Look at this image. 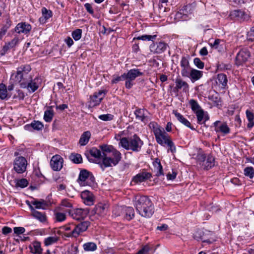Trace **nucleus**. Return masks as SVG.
<instances>
[{
    "mask_svg": "<svg viewBox=\"0 0 254 254\" xmlns=\"http://www.w3.org/2000/svg\"><path fill=\"white\" fill-rule=\"evenodd\" d=\"M10 49L11 48L9 46V45H8L7 43H5L0 52V55L1 56H4Z\"/></svg>",
    "mask_w": 254,
    "mask_h": 254,
    "instance_id": "60",
    "label": "nucleus"
},
{
    "mask_svg": "<svg viewBox=\"0 0 254 254\" xmlns=\"http://www.w3.org/2000/svg\"><path fill=\"white\" fill-rule=\"evenodd\" d=\"M209 119V117L207 112L205 113L203 110V114L202 116V118L201 120L199 121L198 119H197V122L198 124H202L205 123V122L208 121Z\"/></svg>",
    "mask_w": 254,
    "mask_h": 254,
    "instance_id": "56",
    "label": "nucleus"
},
{
    "mask_svg": "<svg viewBox=\"0 0 254 254\" xmlns=\"http://www.w3.org/2000/svg\"><path fill=\"white\" fill-rule=\"evenodd\" d=\"M247 39L249 41H253L254 40V27H253L248 32Z\"/></svg>",
    "mask_w": 254,
    "mask_h": 254,
    "instance_id": "61",
    "label": "nucleus"
},
{
    "mask_svg": "<svg viewBox=\"0 0 254 254\" xmlns=\"http://www.w3.org/2000/svg\"><path fill=\"white\" fill-rule=\"evenodd\" d=\"M55 219L58 222H63L66 219V215L62 212H56L55 213Z\"/></svg>",
    "mask_w": 254,
    "mask_h": 254,
    "instance_id": "50",
    "label": "nucleus"
},
{
    "mask_svg": "<svg viewBox=\"0 0 254 254\" xmlns=\"http://www.w3.org/2000/svg\"><path fill=\"white\" fill-rule=\"evenodd\" d=\"M250 57V53L247 49L241 50L236 57V64L238 65L246 63Z\"/></svg>",
    "mask_w": 254,
    "mask_h": 254,
    "instance_id": "13",
    "label": "nucleus"
},
{
    "mask_svg": "<svg viewBox=\"0 0 254 254\" xmlns=\"http://www.w3.org/2000/svg\"><path fill=\"white\" fill-rule=\"evenodd\" d=\"M66 212L73 219L80 220L84 219L87 216L89 210L87 208H72L67 209Z\"/></svg>",
    "mask_w": 254,
    "mask_h": 254,
    "instance_id": "10",
    "label": "nucleus"
},
{
    "mask_svg": "<svg viewBox=\"0 0 254 254\" xmlns=\"http://www.w3.org/2000/svg\"><path fill=\"white\" fill-rule=\"evenodd\" d=\"M80 196L85 204L88 206L93 205L94 196L91 191L85 190L81 192Z\"/></svg>",
    "mask_w": 254,
    "mask_h": 254,
    "instance_id": "19",
    "label": "nucleus"
},
{
    "mask_svg": "<svg viewBox=\"0 0 254 254\" xmlns=\"http://www.w3.org/2000/svg\"><path fill=\"white\" fill-rule=\"evenodd\" d=\"M175 87L174 88V91H179L182 90L183 92L187 93L189 92L190 86L189 84L183 80L181 77H177L175 79Z\"/></svg>",
    "mask_w": 254,
    "mask_h": 254,
    "instance_id": "15",
    "label": "nucleus"
},
{
    "mask_svg": "<svg viewBox=\"0 0 254 254\" xmlns=\"http://www.w3.org/2000/svg\"><path fill=\"white\" fill-rule=\"evenodd\" d=\"M244 174L245 176L252 179L254 177V168L253 167H246L244 170Z\"/></svg>",
    "mask_w": 254,
    "mask_h": 254,
    "instance_id": "43",
    "label": "nucleus"
},
{
    "mask_svg": "<svg viewBox=\"0 0 254 254\" xmlns=\"http://www.w3.org/2000/svg\"><path fill=\"white\" fill-rule=\"evenodd\" d=\"M218 83L222 85V88H225L227 84V78L225 74L223 73L218 74L217 75Z\"/></svg>",
    "mask_w": 254,
    "mask_h": 254,
    "instance_id": "39",
    "label": "nucleus"
},
{
    "mask_svg": "<svg viewBox=\"0 0 254 254\" xmlns=\"http://www.w3.org/2000/svg\"><path fill=\"white\" fill-rule=\"evenodd\" d=\"M13 166V169L15 172L18 174H21L26 170L27 161L24 157H17L14 159Z\"/></svg>",
    "mask_w": 254,
    "mask_h": 254,
    "instance_id": "11",
    "label": "nucleus"
},
{
    "mask_svg": "<svg viewBox=\"0 0 254 254\" xmlns=\"http://www.w3.org/2000/svg\"><path fill=\"white\" fill-rule=\"evenodd\" d=\"M61 205L63 207L67 208V209H72L73 207V205L71 202V201L67 199L62 200L61 202Z\"/></svg>",
    "mask_w": 254,
    "mask_h": 254,
    "instance_id": "51",
    "label": "nucleus"
},
{
    "mask_svg": "<svg viewBox=\"0 0 254 254\" xmlns=\"http://www.w3.org/2000/svg\"><path fill=\"white\" fill-rule=\"evenodd\" d=\"M31 252L34 254H42V249L41 243L39 242H34L30 246Z\"/></svg>",
    "mask_w": 254,
    "mask_h": 254,
    "instance_id": "35",
    "label": "nucleus"
},
{
    "mask_svg": "<svg viewBox=\"0 0 254 254\" xmlns=\"http://www.w3.org/2000/svg\"><path fill=\"white\" fill-rule=\"evenodd\" d=\"M44 127L43 123L39 121H34L30 124L24 126L25 130H30L31 128L34 130H41Z\"/></svg>",
    "mask_w": 254,
    "mask_h": 254,
    "instance_id": "27",
    "label": "nucleus"
},
{
    "mask_svg": "<svg viewBox=\"0 0 254 254\" xmlns=\"http://www.w3.org/2000/svg\"><path fill=\"white\" fill-rule=\"evenodd\" d=\"M63 159L59 155L53 156L50 161L52 169L56 171L61 170L63 167Z\"/></svg>",
    "mask_w": 254,
    "mask_h": 254,
    "instance_id": "16",
    "label": "nucleus"
},
{
    "mask_svg": "<svg viewBox=\"0 0 254 254\" xmlns=\"http://www.w3.org/2000/svg\"><path fill=\"white\" fill-rule=\"evenodd\" d=\"M194 64L199 69H203L204 66V64L199 58H195L193 60Z\"/></svg>",
    "mask_w": 254,
    "mask_h": 254,
    "instance_id": "57",
    "label": "nucleus"
},
{
    "mask_svg": "<svg viewBox=\"0 0 254 254\" xmlns=\"http://www.w3.org/2000/svg\"><path fill=\"white\" fill-rule=\"evenodd\" d=\"M103 151V161L98 162L104 171L105 168L117 165L122 159V154L112 145L103 144L100 146Z\"/></svg>",
    "mask_w": 254,
    "mask_h": 254,
    "instance_id": "1",
    "label": "nucleus"
},
{
    "mask_svg": "<svg viewBox=\"0 0 254 254\" xmlns=\"http://www.w3.org/2000/svg\"><path fill=\"white\" fill-rule=\"evenodd\" d=\"M191 4L184 5L177 13V15H179L183 14L187 15L189 13H191Z\"/></svg>",
    "mask_w": 254,
    "mask_h": 254,
    "instance_id": "41",
    "label": "nucleus"
},
{
    "mask_svg": "<svg viewBox=\"0 0 254 254\" xmlns=\"http://www.w3.org/2000/svg\"><path fill=\"white\" fill-rule=\"evenodd\" d=\"M173 113L175 116L177 120L184 125L189 127L191 130H194L195 129L193 126H191L190 122L187 119L184 118V117L180 113H178L177 111L174 110L173 111Z\"/></svg>",
    "mask_w": 254,
    "mask_h": 254,
    "instance_id": "25",
    "label": "nucleus"
},
{
    "mask_svg": "<svg viewBox=\"0 0 254 254\" xmlns=\"http://www.w3.org/2000/svg\"><path fill=\"white\" fill-rule=\"evenodd\" d=\"M121 209L124 210L126 214V218L127 220H130L134 217V211L133 208L132 207H125L123 208L121 207H118V209Z\"/></svg>",
    "mask_w": 254,
    "mask_h": 254,
    "instance_id": "36",
    "label": "nucleus"
},
{
    "mask_svg": "<svg viewBox=\"0 0 254 254\" xmlns=\"http://www.w3.org/2000/svg\"><path fill=\"white\" fill-rule=\"evenodd\" d=\"M149 251V248L145 246L135 254H147Z\"/></svg>",
    "mask_w": 254,
    "mask_h": 254,
    "instance_id": "64",
    "label": "nucleus"
},
{
    "mask_svg": "<svg viewBox=\"0 0 254 254\" xmlns=\"http://www.w3.org/2000/svg\"><path fill=\"white\" fill-rule=\"evenodd\" d=\"M113 117L114 116L110 114L101 115L98 117L99 119L104 121H111Z\"/></svg>",
    "mask_w": 254,
    "mask_h": 254,
    "instance_id": "55",
    "label": "nucleus"
},
{
    "mask_svg": "<svg viewBox=\"0 0 254 254\" xmlns=\"http://www.w3.org/2000/svg\"><path fill=\"white\" fill-rule=\"evenodd\" d=\"M54 116L52 110H47L44 113V119L46 122H50Z\"/></svg>",
    "mask_w": 254,
    "mask_h": 254,
    "instance_id": "48",
    "label": "nucleus"
},
{
    "mask_svg": "<svg viewBox=\"0 0 254 254\" xmlns=\"http://www.w3.org/2000/svg\"><path fill=\"white\" fill-rule=\"evenodd\" d=\"M209 99L214 103L215 106H218L221 105V100L217 93L209 97Z\"/></svg>",
    "mask_w": 254,
    "mask_h": 254,
    "instance_id": "45",
    "label": "nucleus"
},
{
    "mask_svg": "<svg viewBox=\"0 0 254 254\" xmlns=\"http://www.w3.org/2000/svg\"><path fill=\"white\" fill-rule=\"evenodd\" d=\"M180 65L181 67V74L183 77H189L191 70L188 60L185 57H182Z\"/></svg>",
    "mask_w": 254,
    "mask_h": 254,
    "instance_id": "18",
    "label": "nucleus"
},
{
    "mask_svg": "<svg viewBox=\"0 0 254 254\" xmlns=\"http://www.w3.org/2000/svg\"><path fill=\"white\" fill-rule=\"evenodd\" d=\"M143 144V141L136 134L130 137H124L120 139L119 146L127 150H131L133 152L140 151Z\"/></svg>",
    "mask_w": 254,
    "mask_h": 254,
    "instance_id": "3",
    "label": "nucleus"
},
{
    "mask_svg": "<svg viewBox=\"0 0 254 254\" xmlns=\"http://www.w3.org/2000/svg\"><path fill=\"white\" fill-rule=\"evenodd\" d=\"M156 38V35H143L141 36H138L137 37H134L133 38V40H143V41H153L155 40Z\"/></svg>",
    "mask_w": 254,
    "mask_h": 254,
    "instance_id": "40",
    "label": "nucleus"
},
{
    "mask_svg": "<svg viewBox=\"0 0 254 254\" xmlns=\"http://www.w3.org/2000/svg\"><path fill=\"white\" fill-rule=\"evenodd\" d=\"M214 158L209 155L207 156L204 164L201 166L204 169L209 170L214 166Z\"/></svg>",
    "mask_w": 254,
    "mask_h": 254,
    "instance_id": "30",
    "label": "nucleus"
},
{
    "mask_svg": "<svg viewBox=\"0 0 254 254\" xmlns=\"http://www.w3.org/2000/svg\"><path fill=\"white\" fill-rule=\"evenodd\" d=\"M151 177V175L150 173L146 172H143L138 173L136 176H135L132 180V182L134 183L135 184L140 183L146 181V180L149 179Z\"/></svg>",
    "mask_w": 254,
    "mask_h": 254,
    "instance_id": "21",
    "label": "nucleus"
},
{
    "mask_svg": "<svg viewBox=\"0 0 254 254\" xmlns=\"http://www.w3.org/2000/svg\"><path fill=\"white\" fill-rule=\"evenodd\" d=\"M168 47V44L163 42H153L150 45L149 50L153 54H160L164 53Z\"/></svg>",
    "mask_w": 254,
    "mask_h": 254,
    "instance_id": "12",
    "label": "nucleus"
},
{
    "mask_svg": "<svg viewBox=\"0 0 254 254\" xmlns=\"http://www.w3.org/2000/svg\"><path fill=\"white\" fill-rule=\"evenodd\" d=\"M194 238L196 240L199 241L201 240L203 242H209L210 241L208 240L206 237V234L202 229L197 230L193 234Z\"/></svg>",
    "mask_w": 254,
    "mask_h": 254,
    "instance_id": "29",
    "label": "nucleus"
},
{
    "mask_svg": "<svg viewBox=\"0 0 254 254\" xmlns=\"http://www.w3.org/2000/svg\"><path fill=\"white\" fill-rule=\"evenodd\" d=\"M91 133L89 131L84 132L81 135L80 138L79 140V143L81 146L86 145L89 142V139L91 137Z\"/></svg>",
    "mask_w": 254,
    "mask_h": 254,
    "instance_id": "34",
    "label": "nucleus"
},
{
    "mask_svg": "<svg viewBox=\"0 0 254 254\" xmlns=\"http://www.w3.org/2000/svg\"><path fill=\"white\" fill-rule=\"evenodd\" d=\"M77 182L80 186L93 187L95 179L91 172L86 169L80 170Z\"/></svg>",
    "mask_w": 254,
    "mask_h": 254,
    "instance_id": "7",
    "label": "nucleus"
},
{
    "mask_svg": "<svg viewBox=\"0 0 254 254\" xmlns=\"http://www.w3.org/2000/svg\"><path fill=\"white\" fill-rule=\"evenodd\" d=\"M90 225L88 221H84L77 224H68L63 227V229L66 231H69L66 234L68 237L77 238L79 235L87 230Z\"/></svg>",
    "mask_w": 254,
    "mask_h": 254,
    "instance_id": "4",
    "label": "nucleus"
},
{
    "mask_svg": "<svg viewBox=\"0 0 254 254\" xmlns=\"http://www.w3.org/2000/svg\"><path fill=\"white\" fill-rule=\"evenodd\" d=\"M83 248L86 252H94L97 249V246L95 243L87 242L83 244Z\"/></svg>",
    "mask_w": 254,
    "mask_h": 254,
    "instance_id": "37",
    "label": "nucleus"
},
{
    "mask_svg": "<svg viewBox=\"0 0 254 254\" xmlns=\"http://www.w3.org/2000/svg\"><path fill=\"white\" fill-rule=\"evenodd\" d=\"M220 123V121H217L214 123V125L215 127V131L217 132H221L223 135L229 134L230 132V128L227 124L226 123H223L220 126H218V125Z\"/></svg>",
    "mask_w": 254,
    "mask_h": 254,
    "instance_id": "22",
    "label": "nucleus"
},
{
    "mask_svg": "<svg viewBox=\"0 0 254 254\" xmlns=\"http://www.w3.org/2000/svg\"><path fill=\"white\" fill-rule=\"evenodd\" d=\"M28 184V181L25 179H21L17 180L16 183V186L23 188L26 187Z\"/></svg>",
    "mask_w": 254,
    "mask_h": 254,
    "instance_id": "52",
    "label": "nucleus"
},
{
    "mask_svg": "<svg viewBox=\"0 0 254 254\" xmlns=\"http://www.w3.org/2000/svg\"><path fill=\"white\" fill-rule=\"evenodd\" d=\"M246 114L248 121H254V115L252 112H251L249 110H247L246 112Z\"/></svg>",
    "mask_w": 254,
    "mask_h": 254,
    "instance_id": "63",
    "label": "nucleus"
},
{
    "mask_svg": "<svg viewBox=\"0 0 254 254\" xmlns=\"http://www.w3.org/2000/svg\"><path fill=\"white\" fill-rule=\"evenodd\" d=\"M221 42V41L220 39H217L214 41L213 43H209V45L212 48L215 49H218L219 50L220 49V47L221 46V45L220 44Z\"/></svg>",
    "mask_w": 254,
    "mask_h": 254,
    "instance_id": "59",
    "label": "nucleus"
},
{
    "mask_svg": "<svg viewBox=\"0 0 254 254\" xmlns=\"http://www.w3.org/2000/svg\"><path fill=\"white\" fill-rule=\"evenodd\" d=\"M40 85L39 78L36 77L32 79V76L20 85L21 88H26L31 93L34 92L38 89Z\"/></svg>",
    "mask_w": 254,
    "mask_h": 254,
    "instance_id": "9",
    "label": "nucleus"
},
{
    "mask_svg": "<svg viewBox=\"0 0 254 254\" xmlns=\"http://www.w3.org/2000/svg\"><path fill=\"white\" fill-rule=\"evenodd\" d=\"M29 208L32 212V215L34 218L41 222L46 221V217L44 213L36 210L34 207L30 204H29Z\"/></svg>",
    "mask_w": 254,
    "mask_h": 254,
    "instance_id": "28",
    "label": "nucleus"
},
{
    "mask_svg": "<svg viewBox=\"0 0 254 254\" xmlns=\"http://www.w3.org/2000/svg\"><path fill=\"white\" fill-rule=\"evenodd\" d=\"M58 239L56 236L49 237L44 240V244L46 246L52 245L57 242Z\"/></svg>",
    "mask_w": 254,
    "mask_h": 254,
    "instance_id": "47",
    "label": "nucleus"
},
{
    "mask_svg": "<svg viewBox=\"0 0 254 254\" xmlns=\"http://www.w3.org/2000/svg\"><path fill=\"white\" fill-rule=\"evenodd\" d=\"M165 145L169 147L168 151L170 150L173 153L176 152V148L175 145L171 139H169V141L166 142Z\"/></svg>",
    "mask_w": 254,
    "mask_h": 254,
    "instance_id": "54",
    "label": "nucleus"
},
{
    "mask_svg": "<svg viewBox=\"0 0 254 254\" xmlns=\"http://www.w3.org/2000/svg\"><path fill=\"white\" fill-rule=\"evenodd\" d=\"M150 128L153 132L156 142L162 146L165 144L171 139L169 134L165 132L164 128L157 123L152 122L149 125Z\"/></svg>",
    "mask_w": 254,
    "mask_h": 254,
    "instance_id": "5",
    "label": "nucleus"
},
{
    "mask_svg": "<svg viewBox=\"0 0 254 254\" xmlns=\"http://www.w3.org/2000/svg\"><path fill=\"white\" fill-rule=\"evenodd\" d=\"M82 33L81 29H77L72 31L71 36L75 41H78L81 38Z\"/></svg>",
    "mask_w": 254,
    "mask_h": 254,
    "instance_id": "46",
    "label": "nucleus"
},
{
    "mask_svg": "<svg viewBox=\"0 0 254 254\" xmlns=\"http://www.w3.org/2000/svg\"><path fill=\"white\" fill-rule=\"evenodd\" d=\"M107 93V91L105 90H99L94 93L93 95L90 96V100L88 102L89 108H93L99 105Z\"/></svg>",
    "mask_w": 254,
    "mask_h": 254,
    "instance_id": "8",
    "label": "nucleus"
},
{
    "mask_svg": "<svg viewBox=\"0 0 254 254\" xmlns=\"http://www.w3.org/2000/svg\"><path fill=\"white\" fill-rule=\"evenodd\" d=\"M135 118L136 119L142 122H144L146 117L144 116V110L141 109H136L134 112Z\"/></svg>",
    "mask_w": 254,
    "mask_h": 254,
    "instance_id": "42",
    "label": "nucleus"
},
{
    "mask_svg": "<svg viewBox=\"0 0 254 254\" xmlns=\"http://www.w3.org/2000/svg\"><path fill=\"white\" fill-rule=\"evenodd\" d=\"M42 16L39 18V21L41 24L46 23L47 20L53 16V12L51 10L43 7L41 9Z\"/></svg>",
    "mask_w": 254,
    "mask_h": 254,
    "instance_id": "24",
    "label": "nucleus"
},
{
    "mask_svg": "<svg viewBox=\"0 0 254 254\" xmlns=\"http://www.w3.org/2000/svg\"><path fill=\"white\" fill-rule=\"evenodd\" d=\"M16 73H12L11 75V79L15 82L21 84L27 79H28L31 76L29 74L31 68L29 64H23L16 69Z\"/></svg>",
    "mask_w": 254,
    "mask_h": 254,
    "instance_id": "6",
    "label": "nucleus"
},
{
    "mask_svg": "<svg viewBox=\"0 0 254 254\" xmlns=\"http://www.w3.org/2000/svg\"><path fill=\"white\" fill-rule=\"evenodd\" d=\"M108 204L105 203H99L94 208L92 212L99 216L105 215L108 211Z\"/></svg>",
    "mask_w": 254,
    "mask_h": 254,
    "instance_id": "20",
    "label": "nucleus"
},
{
    "mask_svg": "<svg viewBox=\"0 0 254 254\" xmlns=\"http://www.w3.org/2000/svg\"><path fill=\"white\" fill-rule=\"evenodd\" d=\"M69 159L75 164H79L82 162V158L80 154L78 153H71L69 156Z\"/></svg>",
    "mask_w": 254,
    "mask_h": 254,
    "instance_id": "38",
    "label": "nucleus"
},
{
    "mask_svg": "<svg viewBox=\"0 0 254 254\" xmlns=\"http://www.w3.org/2000/svg\"><path fill=\"white\" fill-rule=\"evenodd\" d=\"M7 97V91L6 86L3 84H0V98L5 100Z\"/></svg>",
    "mask_w": 254,
    "mask_h": 254,
    "instance_id": "44",
    "label": "nucleus"
},
{
    "mask_svg": "<svg viewBox=\"0 0 254 254\" xmlns=\"http://www.w3.org/2000/svg\"><path fill=\"white\" fill-rule=\"evenodd\" d=\"M124 80H125V76L124 73L121 76H119L117 75H113L111 82V84H116L119 82L121 81H123Z\"/></svg>",
    "mask_w": 254,
    "mask_h": 254,
    "instance_id": "49",
    "label": "nucleus"
},
{
    "mask_svg": "<svg viewBox=\"0 0 254 254\" xmlns=\"http://www.w3.org/2000/svg\"><path fill=\"white\" fill-rule=\"evenodd\" d=\"M90 155L97 159V163L103 161V152L101 153V151L95 147H93L90 150Z\"/></svg>",
    "mask_w": 254,
    "mask_h": 254,
    "instance_id": "31",
    "label": "nucleus"
},
{
    "mask_svg": "<svg viewBox=\"0 0 254 254\" xmlns=\"http://www.w3.org/2000/svg\"><path fill=\"white\" fill-rule=\"evenodd\" d=\"M27 203L29 206V204H30L32 206H34L35 207L34 208L36 209H45L48 206V203L43 199H40L39 200L35 199L31 202L27 201Z\"/></svg>",
    "mask_w": 254,
    "mask_h": 254,
    "instance_id": "26",
    "label": "nucleus"
},
{
    "mask_svg": "<svg viewBox=\"0 0 254 254\" xmlns=\"http://www.w3.org/2000/svg\"><path fill=\"white\" fill-rule=\"evenodd\" d=\"M25 231V229L23 227H14V232L17 235H20L23 234Z\"/></svg>",
    "mask_w": 254,
    "mask_h": 254,
    "instance_id": "62",
    "label": "nucleus"
},
{
    "mask_svg": "<svg viewBox=\"0 0 254 254\" xmlns=\"http://www.w3.org/2000/svg\"><path fill=\"white\" fill-rule=\"evenodd\" d=\"M31 25L25 22L18 23L14 28V31L18 34H28L31 30Z\"/></svg>",
    "mask_w": 254,
    "mask_h": 254,
    "instance_id": "17",
    "label": "nucleus"
},
{
    "mask_svg": "<svg viewBox=\"0 0 254 254\" xmlns=\"http://www.w3.org/2000/svg\"><path fill=\"white\" fill-rule=\"evenodd\" d=\"M153 166L155 171L156 172V176L157 177L164 175L163 168L161 164L160 160L158 158L155 159L153 162Z\"/></svg>",
    "mask_w": 254,
    "mask_h": 254,
    "instance_id": "33",
    "label": "nucleus"
},
{
    "mask_svg": "<svg viewBox=\"0 0 254 254\" xmlns=\"http://www.w3.org/2000/svg\"><path fill=\"white\" fill-rule=\"evenodd\" d=\"M125 79L133 81L136 77L143 75V73L138 69H131L127 73H124Z\"/></svg>",
    "mask_w": 254,
    "mask_h": 254,
    "instance_id": "23",
    "label": "nucleus"
},
{
    "mask_svg": "<svg viewBox=\"0 0 254 254\" xmlns=\"http://www.w3.org/2000/svg\"><path fill=\"white\" fill-rule=\"evenodd\" d=\"M19 41V38L17 37H15L10 41L7 42V43L11 49L15 47L18 44Z\"/></svg>",
    "mask_w": 254,
    "mask_h": 254,
    "instance_id": "58",
    "label": "nucleus"
},
{
    "mask_svg": "<svg viewBox=\"0 0 254 254\" xmlns=\"http://www.w3.org/2000/svg\"><path fill=\"white\" fill-rule=\"evenodd\" d=\"M189 105L193 112L195 114L197 119L201 120L203 114V109L198 103L197 101L194 99H190L189 101Z\"/></svg>",
    "mask_w": 254,
    "mask_h": 254,
    "instance_id": "14",
    "label": "nucleus"
},
{
    "mask_svg": "<svg viewBox=\"0 0 254 254\" xmlns=\"http://www.w3.org/2000/svg\"><path fill=\"white\" fill-rule=\"evenodd\" d=\"M203 75V72L202 71L198 70L195 69H191L189 77L192 82L198 80Z\"/></svg>",
    "mask_w": 254,
    "mask_h": 254,
    "instance_id": "32",
    "label": "nucleus"
},
{
    "mask_svg": "<svg viewBox=\"0 0 254 254\" xmlns=\"http://www.w3.org/2000/svg\"><path fill=\"white\" fill-rule=\"evenodd\" d=\"M206 157H207L203 153L198 154L196 156V160L200 166H202V165L204 164V162H205Z\"/></svg>",
    "mask_w": 254,
    "mask_h": 254,
    "instance_id": "53",
    "label": "nucleus"
},
{
    "mask_svg": "<svg viewBox=\"0 0 254 254\" xmlns=\"http://www.w3.org/2000/svg\"><path fill=\"white\" fill-rule=\"evenodd\" d=\"M134 205L138 213L143 217L149 218L154 213V206L150 199L146 196H136Z\"/></svg>",
    "mask_w": 254,
    "mask_h": 254,
    "instance_id": "2",
    "label": "nucleus"
}]
</instances>
